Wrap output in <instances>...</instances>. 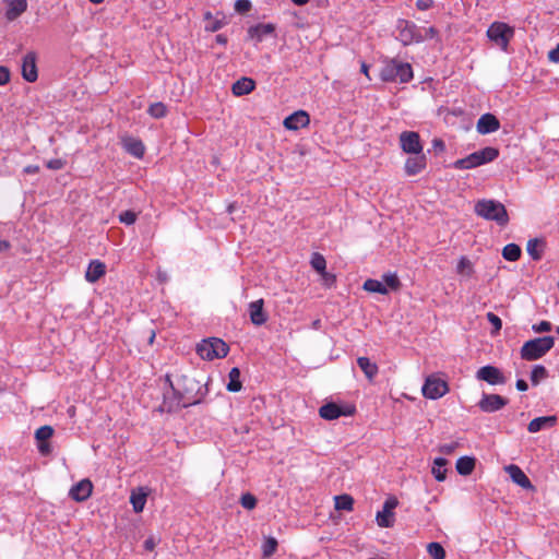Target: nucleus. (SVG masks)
I'll list each match as a JSON object with an SVG mask.
<instances>
[{
	"label": "nucleus",
	"instance_id": "42",
	"mask_svg": "<svg viewBox=\"0 0 559 559\" xmlns=\"http://www.w3.org/2000/svg\"><path fill=\"white\" fill-rule=\"evenodd\" d=\"M53 435L51 426H41L35 431V438L38 442H47Z\"/></svg>",
	"mask_w": 559,
	"mask_h": 559
},
{
	"label": "nucleus",
	"instance_id": "63",
	"mask_svg": "<svg viewBox=\"0 0 559 559\" xmlns=\"http://www.w3.org/2000/svg\"><path fill=\"white\" fill-rule=\"evenodd\" d=\"M11 245L7 240H0V252H5L10 249Z\"/></svg>",
	"mask_w": 559,
	"mask_h": 559
},
{
	"label": "nucleus",
	"instance_id": "26",
	"mask_svg": "<svg viewBox=\"0 0 559 559\" xmlns=\"http://www.w3.org/2000/svg\"><path fill=\"white\" fill-rule=\"evenodd\" d=\"M545 248L546 242L540 238L530 239L526 245V251L534 261H539L543 258Z\"/></svg>",
	"mask_w": 559,
	"mask_h": 559
},
{
	"label": "nucleus",
	"instance_id": "40",
	"mask_svg": "<svg viewBox=\"0 0 559 559\" xmlns=\"http://www.w3.org/2000/svg\"><path fill=\"white\" fill-rule=\"evenodd\" d=\"M127 151L135 157H142L144 154V145L139 140H129L126 143Z\"/></svg>",
	"mask_w": 559,
	"mask_h": 559
},
{
	"label": "nucleus",
	"instance_id": "39",
	"mask_svg": "<svg viewBox=\"0 0 559 559\" xmlns=\"http://www.w3.org/2000/svg\"><path fill=\"white\" fill-rule=\"evenodd\" d=\"M548 377L547 369L542 365L534 366L531 372V381L533 385H537L540 381Z\"/></svg>",
	"mask_w": 559,
	"mask_h": 559
},
{
	"label": "nucleus",
	"instance_id": "49",
	"mask_svg": "<svg viewBox=\"0 0 559 559\" xmlns=\"http://www.w3.org/2000/svg\"><path fill=\"white\" fill-rule=\"evenodd\" d=\"M487 320L492 324L496 332H499L502 328L501 319L492 312L486 314Z\"/></svg>",
	"mask_w": 559,
	"mask_h": 559
},
{
	"label": "nucleus",
	"instance_id": "64",
	"mask_svg": "<svg viewBox=\"0 0 559 559\" xmlns=\"http://www.w3.org/2000/svg\"><path fill=\"white\" fill-rule=\"evenodd\" d=\"M294 4L296 5H305L309 2V0H292Z\"/></svg>",
	"mask_w": 559,
	"mask_h": 559
},
{
	"label": "nucleus",
	"instance_id": "29",
	"mask_svg": "<svg viewBox=\"0 0 559 559\" xmlns=\"http://www.w3.org/2000/svg\"><path fill=\"white\" fill-rule=\"evenodd\" d=\"M357 364L365 376L372 380L378 373V366L372 362L368 357H359Z\"/></svg>",
	"mask_w": 559,
	"mask_h": 559
},
{
	"label": "nucleus",
	"instance_id": "12",
	"mask_svg": "<svg viewBox=\"0 0 559 559\" xmlns=\"http://www.w3.org/2000/svg\"><path fill=\"white\" fill-rule=\"evenodd\" d=\"M401 148L407 154H420L423 145L417 132L404 131L400 134Z\"/></svg>",
	"mask_w": 559,
	"mask_h": 559
},
{
	"label": "nucleus",
	"instance_id": "35",
	"mask_svg": "<svg viewBox=\"0 0 559 559\" xmlns=\"http://www.w3.org/2000/svg\"><path fill=\"white\" fill-rule=\"evenodd\" d=\"M362 288L369 293H379L382 295L388 293V288L382 282L372 278L367 280Z\"/></svg>",
	"mask_w": 559,
	"mask_h": 559
},
{
	"label": "nucleus",
	"instance_id": "6",
	"mask_svg": "<svg viewBox=\"0 0 559 559\" xmlns=\"http://www.w3.org/2000/svg\"><path fill=\"white\" fill-rule=\"evenodd\" d=\"M229 352V346L221 338L210 337L197 345L198 355L205 360L224 358Z\"/></svg>",
	"mask_w": 559,
	"mask_h": 559
},
{
	"label": "nucleus",
	"instance_id": "25",
	"mask_svg": "<svg viewBox=\"0 0 559 559\" xmlns=\"http://www.w3.org/2000/svg\"><path fill=\"white\" fill-rule=\"evenodd\" d=\"M106 272V265L99 260H93L87 266L85 278L90 283L97 282Z\"/></svg>",
	"mask_w": 559,
	"mask_h": 559
},
{
	"label": "nucleus",
	"instance_id": "7",
	"mask_svg": "<svg viewBox=\"0 0 559 559\" xmlns=\"http://www.w3.org/2000/svg\"><path fill=\"white\" fill-rule=\"evenodd\" d=\"M395 38L403 45L419 44L424 41L421 27L408 20H399L395 26Z\"/></svg>",
	"mask_w": 559,
	"mask_h": 559
},
{
	"label": "nucleus",
	"instance_id": "60",
	"mask_svg": "<svg viewBox=\"0 0 559 559\" xmlns=\"http://www.w3.org/2000/svg\"><path fill=\"white\" fill-rule=\"evenodd\" d=\"M515 386L519 391H526L528 389L527 383L523 379H519L515 383Z\"/></svg>",
	"mask_w": 559,
	"mask_h": 559
},
{
	"label": "nucleus",
	"instance_id": "48",
	"mask_svg": "<svg viewBox=\"0 0 559 559\" xmlns=\"http://www.w3.org/2000/svg\"><path fill=\"white\" fill-rule=\"evenodd\" d=\"M386 288L390 287L392 289H396L400 285V281L395 274H385L383 276Z\"/></svg>",
	"mask_w": 559,
	"mask_h": 559
},
{
	"label": "nucleus",
	"instance_id": "38",
	"mask_svg": "<svg viewBox=\"0 0 559 559\" xmlns=\"http://www.w3.org/2000/svg\"><path fill=\"white\" fill-rule=\"evenodd\" d=\"M278 543L274 537H266L262 544V555L264 559H269L277 549Z\"/></svg>",
	"mask_w": 559,
	"mask_h": 559
},
{
	"label": "nucleus",
	"instance_id": "23",
	"mask_svg": "<svg viewBox=\"0 0 559 559\" xmlns=\"http://www.w3.org/2000/svg\"><path fill=\"white\" fill-rule=\"evenodd\" d=\"M8 9L5 17L9 21H14L27 9V0H3Z\"/></svg>",
	"mask_w": 559,
	"mask_h": 559
},
{
	"label": "nucleus",
	"instance_id": "21",
	"mask_svg": "<svg viewBox=\"0 0 559 559\" xmlns=\"http://www.w3.org/2000/svg\"><path fill=\"white\" fill-rule=\"evenodd\" d=\"M506 472L510 476L513 483L519 485L520 487L524 489H532L533 485L530 480V478L525 475V473L514 464H510L504 467Z\"/></svg>",
	"mask_w": 559,
	"mask_h": 559
},
{
	"label": "nucleus",
	"instance_id": "4",
	"mask_svg": "<svg viewBox=\"0 0 559 559\" xmlns=\"http://www.w3.org/2000/svg\"><path fill=\"white\" fill-rule=\"evenodd\" d=\"M499 156V150L487 146L476 151L464 158H460L453 163L455 169H472L495 160Z\"/></svg>",
	"mask_w": 559,
	"mask_h": 559
},
{
	"label": "nucleus",
	"instance_id": "53",
	"mask_svg": "<svg viewBox=\"0 0 559 559\" xmlns=\"http://www.w3.org/2000/svg\"><path fill=\"white\" fill-rule=\"evenodd\" d=\"M10 81V71L5 67H0V86L5 85Z\"/></svg>",
	"mask_w": 559,
	"mask_h": 559
},
{
	"label": "nucleus",
	"instance_id": "55",
	"mask_svg": "<svg viewBox=\"0 0 559 559\" xmlns=\"http://www.w3.org/2000/svg\"><path fill=\"white\" fill-rule=\"evenodd\" d=\"M432 147H433L435 152L442 153L445 150V144L441 139H433Z\"/></svg>",
	"mask_w": 559,
	"mask_h": 559
},
{
	"label": "nucleus",
	"instance_id": "9",
	"mask_svg": "<svg viewBox=\"0 0 559 559\" xmlns=\"http://www.w3.org/2000/svg\"><path fill=\"white\" fill-rule=\"evenodd\" d=\"M448 390L447 382L435 376L427 377L421 388L423 395L430 400L442 397Z\"/></svg>",
	"mask_w": 559,
	"mask_h": 559
},
{
	"label": "nucleus",
	"instance_id": "56",
	"mask_svg": "<svg viewBox=\"0 0 559 559\" xmlns=\"http://www.w3.org/2000/svg\"><path fill=\"white\" fill-rule=\"evenodd\" d=\"M156 545H157V540L153 536H151L147 539H145L143 546H144L145 550L153 551L154 548L156 547Z\"/></svg>",
	"mask_w": 559,
	"mask_h": 559
},
{
	"label": "nucleus",
	"instance_id": "22",
	"mask_svg": "<svg viewBox=\"0 0 559 559\" xmlns=\"http://www.w3.org/2000/svg\"><path fill=\"white\" fill-rule=\"evenodd\" d=\"M405 162V173L408 176H415L426 168L427 159L424 154H414Z\"/></svg>",
	"mask_w": 559,
	"mask_h": 559
},
{
	"label": "nucleus",
	"instance_id": "54",
	"mask_svg": "<svg viewBox=\"0 0 559 559\" xmlns=\"http://www.w3.org/2000/svg\"><path fill=\"white\" fill-rule=\"evenodd\" d=\"M457 447L456 442L445 443L440 447V452L442 454H451Z\"/></svg>",
	"mask_w": 559,
	"mask_h": 559
},
{
	"label": "nucleus",
	"instance_id": "13",
	"mask_svg": "<svg viewBox=\"0 0 559 559\" xmlns=\"http://www.w3.org/2000/svg\"><path fill=\"white\" fill-rule=\"evenodd\" d=\"M22 78L33 83L38 78V71H37V55L35 51H28L22 60Z\"/></svg>",
	"mask_w": 559,
	"mask_h": 559
},
{
	"label": "nucleus",
	"instance_id": "37",
	"mask_svg": "<svg viewBox=\"0 0 559 559\" xmlns=\"http://www.w3.org/2000/svg\"><path fill=\"white\" fill-rule=\"evenodd\" d=\"M335 500V509L352 511L354 506V499L349 495H341L334 497Z\"/></svg>",
	"mask_w": 559,
	"mask_h": 559
},
{
	"label": "nucleus",
	"instance_id": "32",
	"mask_svg": "<svg viewBox=\"0 0 559 559\" xmlns=\"http://www.w3.org/2000/svg\"><path fill=\"white\" fill-rule=\"evenodd\" d=\"M447 464H448V461L444 457L435 459L431 473L438 481H443L445 479V477H447L445 465Z\"/></svg>",
	"mask_w": 559,
	"mask_h": 559
},
{
	"label": "nucleus",
	"instance_id": "28",
	"mask_svg": "<svg viewBox=\"0 0 559 559\" xmlns=\"http://www.w3.org/2000/svg\"><path fill=\"white\" fill-rule=\"evenodd\" d=\"M147 498V491L144 488H139L138 490H133L130 496V502L133 507L134 512H142Z\"/></svg>",
	"mask_w": 559,
	"mask_h": 559
},
{
	"label": "nucleus",
	"instance_id": "36",
	"mask_svg": "<svg viewBox=\"0 0 559 559\" xmlns=\"http://www.w3.org/2000/svg\"><path fill=\"white\" fill-rule=\"evenodd\" d=\"M204 20L206 21V24L204 26V29L206 32H217L224 26V21L219 19H214L210 11L204 13Z\"/></svg>",
	"mask_w": 559,
	"mask_h": 559
},
{
	"label": "nucleus",
	"instance_id": "3",
	"mask_svg": "<svg viewBox=\"0 0 559 559\" xmlns=\"http://www.w3.org/2000/svg\"><path fill=\"white\" fill-rule=\"evenodd\" d=\"M380 78L384 82L407 83L413 79V70L409 63L391 59L382 67Z\"/></svg>",
	"mask_w": 559,
	"mask_h": 559
},
{
	"label": "nucleus",
	"instance_id": "34",
	"mask_svg": "<svg viewBox=\"0 0 559 559\" xmlns=\"http://www.w3.org/2000/svg\"><path fill=\"white\" fill-rule=\"evenodd\" d=\"M521 248L516 243H508L502 249V257L510 262L518 261L521 257Z\"/></svg>",
	"mask_w": 559,
	"mask_h": 559
},
{
	"label": "nucleus",
	"instance_id": "24",
	"mask_svg": "<svg viewBox=\"0 0 559 559\" xmlns=\"http://www.w3.org/2000/svg\"><path fill=\"white\" fill-rule=\"evenodd\" d=\"M557 423V417L556 416H542V417H537V418H534L533 420L530 421L528 426H527V430L531 432V433H535V432H538L543 429H547V428H551L556 425Z\"/></svg>",
	"mask_w": 559,
	"mask_h": 559
},
{
	"label": "nucleus",
	"instance_id": "8",
	"mask_svg": "<svg viewBox=\"0 0 559 559\" xmlns=\"http://www.w3.org/2000/svg\"><path fill=\"white\" fill-rule=\"evenodd\" d=\"M513 34V28L502 22H495L487 29L488 38L503 50L507 49Z\"/></svg>",
	"mask_w": 559,
	"mask_h": 559
},
{
	"label": "nucleus",
	"instance_id": "14",
	"mask_svg": "<svg viewBox=\"0 0 559 559\" xmlns=\"http://www.w3.org/2000/svg\"><path fill=\"white\" fill-rule=\"evenodd\" d=\"M508 404V400L499 394L484 393L478 402V407L485 413L500 411Z\"/></svg>",
	"mask_w": 559,
	"mask_h": 559
},
{
	"label": "nucleus",
	"instance_id": "62",
	"mask_svg": "<svg viewBox=\"0 0 559 559\" xmlns=\"http://www.w3.org/2000/svg\"><path fill=\"white\" fill-rule=\"evenodd\" d=\"M215 41L219 45H226L227 44V37L224 34H218L215 37Z\"/></svg>",
	"mask_w": 559,
	"mask_h": 559
},
{
	"label": "nucleus",
	"instance_id": "59",
	"mask_svg": "<svg viewBox=\"0 0 559 559\" xmlns=\"http://www.w3.org/2000/svg\"><path fill=\"white\" fill-rule=\"evenodd\" d=\"M38 450L41 454H48L50 452V445L47 442H38Z\"/></svg>",
	"mask_w": 559,
	"mask_h": 559
},
{
	"label": "nucleus",
	"instance_id": "51",
	"mask_svg": "<svg viewBox=\"0 0 559 559\" xmlns=\"http://www.w3.org/2000/svg\"><path fill=\"white\" fill-rule=\"evenodd\" d=\"M552 328V324L549 322V321H540L539 323L537 324H534L532 326V330L535 332V333H543V332H548L550 331Z\"/></svg>",
	"mask_w": 559,
	"mask_h": 559
},
{
	"label": "nucleus",
	"instance_id": "16",
	"mask_svg": "<svg viewBox=\"0 0 559 559\" xmlns=\"http://www.w3.org/2000/svg\"><path fill=\"white\" fill-rule=\"evenodd\" d=\"M248 312L252 324L263 325L267 321V313L264 310V300L258 299L248 305Z\"/></svg>",
	"mask_w": 559,
	"mask_h": 559
},
{
	"label": "nucleus",
	"instance_id": "27",
	"mask_svg": "<svg viewBox=\"0 0 559 559\" xmlns=\"http://www.w3.org/2000/svg\"><path fill=\"white\" fill-rule=\"evenodd\" d=\"M255 83L250 78H241L237 80L231 87L234 95L242 96L247 95L254 90Z\"/></svg>",
	"mask_w": 559,
	"mask_h": 559
},
{
	"label": "nucleus",
	"instance_id": "45",
	"mask_svg": "<svg viewBox=\"0 0 559 559\" xmlns=\"http://www.w3.org/2000/svg\"><path fill=\"white\" fill-rule=\"evenodd\" d=\"M240 503L245 509L252 510L257 506V498L253 495L247 492L241 496Z\"/></svg>",
	"mask_w": 559,
	"mask_h": 559
},
{
	"label": "nucleus",
	"instance_id": "19",
	"mask_svg": "<svg viewBox=\"0 0 559 559\" xmlns=\"http://www.w3.org/2000/svg\"><path fill=\"white\" fill-rule=\"evenodd\" d=\"M309 122V115L304 110H298L286 117L283 124L287 130H298L308 126Z\"/></svg>",
	"mask_w": 559,
	"mask_h": 559
},
{
	"label": "nucleus",
	"instance_id": "1",
	"mask_svg": "<svg viewBox=\"0 0 559 559\" xmlns=\"http://www.w3.org/2000/svg\"><path fill=\"white\" fill-rule=\"evenodd\" d=\"M177 385L176 391L183 406L199 404L207 394L206 384L190 376H181Z\"/></svg>",
	"mask_w": 559,
	"mask_h": 559
},
{
	"label": "nucleus",
	"instance_id": "46",
	"mask_svg": "<svg viewBox=\"0 0 559 559\" xmlns=\"http://www.w3.org/2000/svg\"><path fill=\"white\" fill-rule=\"evenodd\" d=\"M119 221L126 225H132L136 221V214L133 211H123L119 214Z\"/></svg>",
	"mask_w": 559,
	"mask_h": 559
},
{
	"label": "nucleus",
	"instance_id": "17",
	"mask_svg": "<svg viewBox=\"0 0 559 559\" xmlns=\"http://www.w3.org/2000/svg\"><path fill=\"white\" fill-rule=\"evenodd\" d=\"M92 490V481L90 479H82L70 489L69 496L73 500L82 502L91 497Z\"/></svg>",
	"mask_w": 559,
	"mask_h": 559
},
{
	"label": "nucleus",
	"instance_id": "47",
	"mask_svg": "<svg viewBox=\"0 0 559 559\" xmlns=\"http://www.w3.org/2000/svg\"><path fill=\"white\" fill-rule=\"evenodd\" d=\"M421 33H423L424 41L427 39H433V38L440 39L439 32L433 26H430L428 28L421 27Z\"/></svg>",
	"mask_w": 559,
	"mask_h": 559
},
{
	"label": "nucleus",
	"instance_id": "52",
	"mask_svg": "<svg viewBox=\"0 0 559 559\" xmlns=\"http://www.w3.org/2000/svg\"><path fill=\"white\" fill-rule=\"evenodd\" d=\"M66 165V160L61 158H53L46 163L47 168L51 170H59L62 169Z\"/></svg>",
	"mask_w": 559,
	"mask_h": 559
},
{
	"label": "nucleus",
	"instance_id": "58",
	"mask_svg": "<svg viewBox=\"0 0 559 559\" xmlns=\"http://www.w3.org/2000/svg\"><path fill=\"white\" fill-rule=\"evenodd\" d=\"M416 5L419 10H428L432 5V0H417Z\"/></svg>",
	"mask_w": 559,
	"mask_h": 559
},
{
	"label": "nucleus",
	"instance_id": "30",
	"mask_svg": "<svg viewBox=\"0 0 559 559\" xmlns=\"http://www.w3.org/2000/svg\"><path fill=\"white\" fill-rule=\"evenodd\" d=\"M455 467L460 475L467 476L472 474L475 468V459L471 456H461L456 461Z\"/></svg>",
	"mask_w": 559,
	"mask_h": 559
},
{
	"label": "nucleus",
	"instance_id": "15",
	"mask_svg": "<svg viewBox=\"0 0 559 559\" xmlns=\"http://www.w3.org/2000/svg\"><path fill=\"white\" fill-rule=\"evenodd\" d=\"M355 412L354 407H341L335 403H326L319 408V415L326 420L337 419L341 416H349Z\"/></svg>",
	"mask_w": 559,
	"mask_h": 559
},
{
	"label": "nucleus",
	"instance_id": "18",
	"mask_svg": "<svg viewBox=\"0 0 559 559\" xmlns=\"http://www.w3.org/2000/svg\"><path fill=\"white\" fill-rule=\"evenodd\" d=\"M500 122L492 114H484L477 121L476 130L479 134H489L498 131Z\"/></svg>",
	"mask_w": 559,
	"mask_h": 559
},
{
	"label": "nucleus",
	"instance_id": "10",
	"mask_svg": "<svg viewBox=\"0 0 559 559\" xmlns=\"http://www.w3.org/2000/svg\"><path fill=\"white\" fill-rule=\"evenodd\" d=\"M476 379L485 381L490 385H502L507 383V378L502 371L498 367L491 365L479 368L476 372Z\"/></svg>",
	"mask_w": 559,
	"mask_h": 559
},
{
	"label": "nucleus",
	"instance_id": "31",
	"mask_svg": "<svg viewBox=\"0 0 559 559\" xmlns=\"http://www.w3.org/2000/svg\"><path fill=\"white\" fill-rule=\"evenodd\" d=\"M456 272L464 278H471L474 275L472 261L466 257H461L456 265Z\"/></svg>",
	"mask_w": 559,
	"mask_h": 559
},
{
	"label": "nucleus",
	"instance_id": "44",
	"mask_svg": "<svg viewBox=\"0 0 559 559\" xmlns=\"http://www.w3.org/2000/svg\"><path fill=\"white\" fill-rule=\"evenodd\" d=\"M311 265L316 271L323 274L325 271V267H326V262H325V259L321 254L313 253L312 259H311Z\"/></svg>",
	"mask_w": 559,
	"mask_h": 559
},
{
	"label": "nucleus",
	"instance_id": "50",
	"mask_svg": "<svg viewBox=\"0 0 559 559\" xmlns=\"http://www.w3.org/2000/svg\"><path fill=\"white\" fill-rule=\"evenodd\" d=\"M251 9V2L249 0H237L235 2V10L238 13H247Z\"/></svg>",
	"mask_w": 559,
	"mask_h": 559
},
{
	"label": "nucleus",
	"instance_id": "20",
	"mask_svg": "<svg viewBox=\"0 0 559 559\" xmlns=\"http://www.w3.org/2000/svg\"><path fill=\"white\" fill-rule=\"evenodd\" d=\"M275 26L272 23H260L248 28V37L255 43H261L265 37L272 35Z\"/></svg>",
	"mask_w": 559,
	"mask_h": 559
},
{
	"label": "nucleus",
	"instance_id": "57",
	"mask_svg": "<svg viewBox=\"0 0 559 559\" xmlns=\"http://www.w3.org/2000/svg\"><path fill=\"white\" fill-rule=\"evenodd\" d=\"M548 59H549L551 62H556V63H558V62H559V44L556 46V48L551 49V50L548 52Z\"/></svg>",
	"mask_w": 559,
	"mask_h": 559
},
{
	"label": "nucleus",
	"instance_id": "33",
	"mask_svg": "<svg viewBox=\"0 0 559 559\" xmlns=\"http://www.w3.org/2000/svg\"><path fill=\"white\" fill-rule=\"evenodd\" d=\"M229 381L226 385L229 392H239L242 388L240 381V370L237 367L231 368L228 374Z\"/></svg>",
	"mask_w": 559,
	"mask_h": 559
},
{
	"label": "nucleus",
	"instance_id": "41",
	"mask_svg": "<svg viewBox=\"0 0 559 559\" xmlns=\"http://www.w3.org/2000/svg\"><path fill=\"white\" fill-rule=\"evenodd\" d=\"M427 551L432 559H444L445 550L441 544L432 542L427 545Z\"/></svg>",
	"mask_w": 559,
	"mask_h": 559
},
{
	"label": "nucleus",
	"instance_id": "2",
	"mask_svg": "<svg viewBox=\"0 0 559 559\" xmlns=\"http://www.w3.org/2000/svg\"><path fill=\"white\" fill-rule=\"evenodd\" d=\"M475 213L487 219L493 221L499 226H506L509 223V215L506 206L496 200H480L475 204Z\"/></svg>",
	"mask_w": 559,
	"mask_h": 559
},
{
	"label": "nucleus",
	"instance_id": "61",
	"mask_svg": "<svg viewBox=\"0 0 559 559\" xmlns=\"http://www.w3.org/2000/svg\"><path fill=\"white\" fill-rule=\"evenodd\" d=\"M39 171V166L37 165H28L24 168L25 174H37Z\"/></svg>",
	"mask_w": 559,
	"mask_h": 559
},
{
	"label": "nucleus",
	"instance_id": "43",
	"mask_svg": "<svg viewBox=\"0 0 559 559\" xmlns=\"http://www.w3.org/2000/svg\"><path fill=\"white\" fill-rule=\"evenodd\" d=\"M148 114L153 117V118H163L166 116V112H167V108L166 106L163 104V103H154L152 104L150 107H148Z\"/></svg>",
	"mask_w": 559,
	"mask_h": 559
},
{
	"label": "nucleus",
	"instance_id": "5",
	"mask_svg": "<svg viewBox=\"0 0 559 559\" xmlns=\"http://www.w3.org/2000/svg\"><path fill=\"white\" fill-rule=\"evenodd\" d=\"M555 345L552 336H543L530 340L521 347V357L524 360H537L545 356Z\"/></svg>",
	"mask_w": 559,
	"mask_h": 559
},
{
	"label": "nucleus",
	"instance_id": "11",
	"mask_svg": "<svg viewBox=\"0 0 559 559\" xmlns=\"http://www.w3.org/2000/svg\"><path fill=\"white\" fill-rule=\"evenodd\" d=\"M399 501L395 497H389L381 511H378L376 520L380 527H392L394 525V509L397 507Z\"/></svg>",
	"mask_w": 559,
	"mask_h": 559
}]
</instances>
